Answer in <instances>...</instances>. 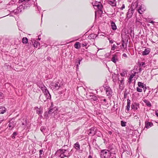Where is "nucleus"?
<instances>
[{
    "mask_svg": "<svg viewBox=\"0 0 158 158\" xmlns=\"http://www.w3.org/2000/svg\"><path fill=\"white\" fill-rule=\"evenodd\" d=\"M55 155L58 157L63 158L65 157H69L70 156V154L69 152L68 149H60L57 150Z\"/></svg>",
    "mask_w": 158,
    "mask_h": 158,
    "instance_id": "f257e3e1",
    "label": "nucleus"
},
{
    "mask_svg": "<svg viewBox=\"0 0 158 158\" xmlns=\"http://www.w3.org/2000/svg\"><path fill=\"white\" fill-rule=\"evenodd\" d=\"M61 82L58 81L56 82L51 83L50 84L51 88L54 91L57 90L60 88L61 87Z\"/></svg>",
    "mask_w": 158,
    "mask_h": 158,
    "instance_id": "f03ea898",
    "label": "nucleus"
},
{
    "mask_svg": "<svg viewBox=\"0 0 158 158\" xmlns=\"http://www.w3.org/2000/svg\"><path fill=\"white\" fill-rule=\"evenodd\" d=\"M106 96L110 98L112 96L113 91L111 89L108 85H106L103 86Z\"/></svg>",
    "mask_w": 158,
    "mask_h": 158,
    "instance_id": "7ed1b4c3",
    "label": "nucleus"
},
{
    "mask_svg": "<svg viewBox=\"0 0 158 158\" xmlns=\"http://www.w3.org/2000/svg\"><path fill=\"white\" fill-rule=\"evenodd\" d=\"M110 151L107 150H103L100 152L101 158H110L109 156Z\"/></svg>",
    "mask_w": 158,
    "mask_h": 158,
    "instance_id": "20e7f679",
    "label": "nucleus"
},
{
    "mask_svg": "<svg viewBox=\"0 0 158 158\" xmlns=\"http://www.w3.org/2000/svg\"><path fill=\"white\" fill-rule=\"evenodd\" d=\"M51 98L50 94L41 95L39 97V99L42 102H45L48 99H50Z\"/></svg>",
    "mask_w": 158,
    "mask_h": 158,
    "instance_id": "39448f33",
    "label": "nucleus"
},
{
    "mask_svg": "<svg viewBox=\"0 0 158 158\" xmlns=\"http://www.w3.org/2000/svg\"><path fill=\"white\" fill-rule=\"evenodd\" d=\"M99 98V100H98V101L102 103V104L103 105V108H106L107 107V105H108V103L106 99L103 97H101Z\"/></svg>",
    "mask_w": 158,
    "mask_h": 158,
    "instance_id": "423d86ee",
    "label": "nucleus"
},
{
    "mask_svg": "<svg viewBox=\"0 0 158 158\" xmlns=\"http://www.w3.org/2000/svg\"><path fill=\"white\" fill-rule=\"evenodd\" d=\"M121 53L118 52L115 53L113 55L112 57L111 60L114 63H116L117 61H118V57L120 56Z\"/></svg>",
    "mask_w": 158,
    "mask_h": 158,
    "instance_id": "0eeeda50",
    "label": "nucleus"
},
{
    "mask_svg": "<svg viewBox=\"0 0 158 158\" xmlns=\"http://www.w3.org/2000/svg\"><path fill=\"white\" fill-rule=\"evenodd\" d=\"M16 122L15 119H12L9 121V129L10 130H12L14 127L15 125Z\"/></svg>",
    "mask_w": 158,
    "mask_h": 158,
    "instance_id": "6e6552de",
    "label": "nucleus"
},
{
    "mask_svg": "<svg viewBox=\"0 0 158 158\" xmlns=\"http://www.w3.org/2000/svg\"><path fill=\"white\" fill-rule=\"evenodd\" d=\"M117 152V150H114V151H110L109 156L110 158H116V154Z\"/></svg>",
    "mask_w": 158,
    "mask_h": 158,
    "instance_id": "1a4fd4ad",
    "label": "nucleus"
},
{
    "mask_svg": "<svg viewBox=\"0 0 158 158\" xmlns=\"http://www.w3.org/2000/svg\"><path fill=\"white\" fill-rule=\"evenodd\" d=\"M134 12V9H129L128 10L127 14V17L128 19L130 18L132 16Z\"/></svg>",
    "mask_w": 158,
    "mask_h": 158,
    "instance_id": "9d476101",
    "label": "nucleus"
},
{
    "mask_svg": "<svg viewBox=\"0 0 158 158\" xmlns=\"http://www.w3.org/2000/svg\"><path fill=\"white\" fill-rule=\"evenodd\" d=\"M22 8V6H19V7H18L17 9L16 10H15L13 11V13L15 14H18L19 12H21L22 11L21 8Z\"/></svg>",
    "mask_w": 158,
    "mask_h": 158,
    "instance_id": "9b49d317",
    "label": "nucleus"
},
{
    "mask_svg": "<svg viewBox=\"0 0 158 158\" xmlns=\"http://www.w3.org/2000/svg\"><path fill=\"white\" fill-rule=\"evenodd\" d=\"M21 124L22 125V127L23 129H24L25 128H26L27 126V120L26 119H22Z\"/></svg>",
    "mask_w": 158,
    "mask_h": 158,
    "instance_id": "f8f14e48",
    "label": "nucleus"
},
{
    "mask_svg": "<svg viewBox=\"0 0 158 158\" xmlns=\"http://www.w3.org/2000/svg\"><path fill=\"white\" fill-rule=\"evenodd\" d=\"M82 58H78L77 60H76L75 64L76 66L77 69H78L79 65L80 64V62L82 61Z\"/></svg>",
    "mask_w": 158,
    "mask_h": 158,
    "instance_id": "ddd939ff",
    "label": "nucleus"
},
{
    "mask_svg": "<svg viewBox=\"0 0 158 158\" xmlns=\"http://www.w3.org/2000/svg\"><path fill=\"white\" fill-rule=\"evenodd\" d=\"M96 129L93 127L91 128L89 131V135H93L96 134Z\"/></svg>",
    "mask_w": 158,
    "mask_h": 158,
    "instance_id": "4468645a",
    "label": "nucleus"
},
{
    "mask_svg": "<svg viewBox=\"0 0 158 158\" xmlns=\"http://www.w3.org/2000/svg\"><path fill=\"white\" fill-rule=\"evenodd\" d=\"M29 1L30 0H19V3L23 2L26 7H28L30 6Z\"/></svg>",
    "mask_w": 158,
    "mask_h": 158,
    "instance_id": "2eb2a0df",
    "label": "nucleus"
},
{
    "mask_svg": "<svg viewBox=\"0 0 158 158\" xmlns=\"http://www.w3.org/2000/svg\"><path fill=\"white\" fill-rule=\"evenodd\" d=\"M139 103H134L131 106V108L134 110L135 111L137 110L139 107Z\"/></svg>",
    "mask_w": 158,
    "mask_h": 158,
    "instance_id": "dca6fc26",
    "label": "nucleus"
},
{
    "mask_svg": "<svg viewBox=\"0 0 158 158\" xmlns=\"http://www.w3.org/2000/svg\"><path fill=\"white\" fill-rule=\"evenodd\" d=\"M116 0H108V3L112 6H115L116 5Z\"/></svg>",
    "mask_w": 158,
    "mask_h": 158,
    "instance_id": "f3484780",
    "label": "nucleus"
},
{
    "mask_svg": "<svg viewBox=\"0 0 158 158\" xmlns=\"http://www.w3.org/2000/svg\"><path fill=\"white\" fill-rule=\"evenodd\" d=\"M153 126V124L152 123L148 121H146L145 122V127L146 128L148 129Z\"/></svg>",
    "mask_w": 158,
    "mask_h": 158,
    "instance_id": "a211bd4d",
    "label": "nucleus"
},
{
    "mask_svg": "<svg viewBox=\"0 0 158 158\" xmlns=\"http://www.w3.org/2000/svg\"><path fill=\"white\" fill-rule=\"evenodd\" d=\"M122 46L124 49H125L127 48V44L128 42V40L124 41L123 40H122Z\"/></svg>",
    "mask_w": 158,
    "mask_h": 158,
    "instance_id": "6ab92c4d",
    "label": "nucleus"
},
{
    "mask_svg": "<svg viewBox=\"0 0 158 158\" xmlns=\"http://www.w3.org/2000/svg\"><path fill=\"white\" fill-rule=\"evenodd\" d=\"M41 89L43 92L44 94H50L49 91L48 90L47 88L45 86L43 87H41Z\"/></svg>",
    "mask_w": 158,
    "mask_h": 158,
    "instance_id": "aec40b11",
    "label": "nucleus"
},
{
    "mask_svg": "<svg viewBox=\"0 0 158 158\" xmlns=\"http://www.w3.org/2000/svg\"><path fill=\"white\" fill-rule=\"evenodd\" d=\"M150 52V50L149 48H147L145 49L144 51L142 52V54L143 56L148 55Z\"/></svg>",
    "mask_w": 158,
    "mask_h": 158,
    "instance_id": "412c9836",
    "label": "nucleus"
},
{
    "mask_svg": "<svg viewBox=\"0 0 158 158\" xmlns=\"http://www.w3.org/2000/svg\"><path fill=\"white\" fill-rule=\"evenodd\" d=\"M35 110L36 111V113L40 114L42 113V109L40 107L39 108L38 107H36L35 108Z\"/></svg>",
    "mask_w": 158,
    "mask_h": 158,
    "instance_id": "4be33fe9",
    "label": "nucleus"
},
{
    "mask_svg": "<svg viewBox=\"0 0 158 158\" xmlns=\"http://www.w3.org/2000/svg\"><path fill=\"white\" fill-rule=\"evenodd\" d=\"M140 19H136L135 23L136 26L140 27L142 25V23L140 22Z\"/></svg>",
    "mask_w": 158,
    "mask_h": 158,
    "instance_id": "5701e85b",
    "label": "nucleus"
},
{
    "mask_svg": "<svg viewBox=\"0 0 158 158\" xmlns=\"http://www.w3.org/2000/svg\"><path fill=\"white\" fill-rule=\"evenodd\" d=\"M131 101L129 99L127 100V105L126 107V110L128 111L130 109Z\"/></svg>",
    "mask_w": 158,
    "mask_h": 158,
    "instance_id": "b1692460",
    "label": "nucleus"
},
{
    "mask_svg": "<svg viewBox=\"0 0 158 158\" xmlns=\"http://www.w3.org/2000/svg\"><path fill=\"white\" fill-rule=\"evenodd\" d=\"M74 147L77 150H78L80 149V145L78 142L74 144Z\"/></svg>",
    "mask_w": 158,
    "mask_h": 158,
    "instance_id": "393cba45",
    "label": "nucleus"
},
{
    "mask_svg": "<svg viewBox=\"0 0 158 158\" xmlns=\"http://www.w3.org/2000/svg\"><path fill=\"white\" fill-rule=\"evenodd\" d=\"M143 102L145 103L146 106L149 107L151 106L152 105L150 102L146 99H144L143 100Z\"/></svg>",
    "mask_w": 158,
    "mask_h": 158,
    "instance_id": "a878e982",
    "label": "nucleus"
},
{
    "mask_svg": "<svg viewBox=\"0 0 158 158\" xmlns=\"http://www.w3.org/2000/svg\"><path fill=\"white\" fill-rule=\"evenodd\" d=\"M111 28L113 30H115L117 29V27L114 22L112 21L111 22Z\"/></svg>",
    "mask_w": 158,
    "mask_h": 158,
    "instance_id": "bb28decb",
    "label": "nucleus"
},
{
    "mask_svg": "<svg viewBox=\"0 0 158 158\" xmlns=\"http://www.w3.org/2000/svg\"><path fill=\"white\" fill-rule=\"evenodd\" d=\"M95 34H91L88 37V38L89 40L94 39L96 37Z\"/></svg>",
    "mask_w": 158,
    "mask_h": 158,
    "instance_id": "cd10ccee",
    "label": "nucleus"
},
{
    "mask_svg": "<svg viewBox=\"0 0 158 158\" xmlns=\"http://www.w3.org/2000/svg\"><path fill=\"white\" fill-rule=\"evenodd\" d=\"M138 85L139 87L142 88H144V87H145L146 85L145 84H144L143 83L140 82H138Z\"/></svg>",
    "mask_w": 158,
    "mask_h": 158,
    "instance_id": "c85d7f7f",
    "label": "nucleus"
},
{
    "mask_svg": "<svg viewBox=\"0 0 158 158\" xmlns=\"http://www.w3.org/2000/svg\"><path fill=\"white\" fill-rule=\"evenodd\" d=\"M144 10H145L143 9V8H142V6H140L139 7V8L138 10V12L140 14H142Z\"/></svg>",
    "mask_w": 158,
    "mask_h": 158,
    "instance_id": "c756f323",
    "label": "nucleus"
},
{
    "mask_svg": "<svg viewBox=\"0 0 158 158\" xmlns=\"http://www.w3.org/2000/svg\"><path fill=\"white\" fill-rule=\"evenodd\" d=\"M6 111V108L2 106L0 107V114H3Z\"/></svg>",
    "mask_w": 158,
    "mask_h": 158,
    "instance_id": "7c9ffc66",
    "label": "nucleus"
},
{
    "mask_svg": "<svg viewBox=\"0 0 158 158\" xmlns=\"http://www.w3.org/2000/svg\"><path fill=\"white\" fill-rule=\"evenodd\" d=\"M74 47L77 49H79L81 48L80 44L79 42H76L74 45Z\"/></svg>",
    "mask_w": 158,
    "mask_h": 158,
    "instance_id": "2f4dec72",
    "label": "nucleus"
},
{
    "mask_svg": "<svg viewBox=\"0 0 158 158\" xmlns=\"http://www.w3.org/2000/svg\"><path fill=\"white\" fill-rule=\"evenodd\" d=\"M22 42L24 44H26L28 42V40L27 37H23L22 40Z\"/></svg>",
    "mask_w": 158,
    "mask_h": 158,
    "instance_id": "473e14b6",
    "label": "nucleus"
},
{
    "mask_svg": "<svg viewBox=\"0 0 158 158\" xmlns=\"http://www.w3.org/2000/svg\"><path fill=\"white\" fill-rule=\"evenodd\" d=\"M33 45L35 48H37L38 47H40V44L39 42L35 41Z\"/></svg>",
    "mask_w": 158,
    "mask_h": 158,
    "instance_id": "72a5a7b5",
    "label": "nucleus"
},
{
    "mask_svg": "<svg viewBox=\"0 0 158 158\" xmlns=\"http://www.w3.org/2000/svg\"><path fill=\"white\" fill-rule=\"evenodd\" d=\"M90 99H91V101H95L98 100L97 97L95 96L92 95H90Z\"/></svg>",
    "mask_w": 158,
    "mask_h": 158,
    "instance_id": "f704fd0d",
    "label": "nucleus"
},
{
    "mask_svg": "<svg viewBox=\"0 0 158 158\" xmlns=\"http://www.w3.org/2000/svg\"><path fill=\"white\" fill-rule=\"evenodd\" d=\"M98 8V10H99V11L101 12H102V5L101 4H98V5H97V7Z\"/></svg>",
    "mask_w": 158,
    "mask_h": 158,
    "instance_id": "c9c22d12",
    "label": "nucleus"
},
{
    "mask_svg": "<svg viewBox=\"0 0 158 158\" xmlns=\"http://www.w3.org/2000/svg\"><path fill=\"white\" fill-rule=\"evenodd\" d=\"M37 85L39 86V87L41 89V87H43L44 85L43 84V82L41 81H39L37 83Z\"/></svg>",
    "mask_w": 158,
    "mask_h": 158,
    "instance_id": "e433bc0d",
    "label": "nucleus"
},
{
    "mask_svg": "<svg viewBox=\"0 0 158 158\" xmlns=\"http://www.w3.org/2000/svg\"><path fill=\"white\" fill-rule=\"evenodd\" d=\"M127 74V71L125 69L123 70L122 72L121 73L122 76L124 77Z\"/></svg>",
    "mask_w": 158,
    "mask_h": 158,
    "instance_id": "4c0bfd02",
    "label": "nucleus"
},
{
    "mask_svg": "<svg viewBox=\"0 0 158 158\" xmlns=\"http://www.w3.org/2000/svg\"><path fill=\"white\" fill-rule=\"evenodd\" d=\"M135 75L133 74H131L129 77V80L128 81V82L129 83H131V82L132 79L134 76Z\"/></svg>",
    "mask_w": 158,
    "mask_h": 158,
    "instance_id": "58836bf2",
    "label": "nucleus"
},
{
    "mask_svg": "<svg viewBox=\"0 0 158 158\" xmlns=\"http://www.w3.org/2000/svg\"><path fill=\"white\" fill-rule=\"evenodd\" d=\"M118 48V47L116 46L115 44H113L111 47V50H114Z\"/></svg>",
    "mask_w": 158,
    "mask_h": 158,
    "instance_id": "ea45409f",
    "label": "nucleus"
},
{
    "mask_svg": "<svg viewBox=\"0 0 158 158\" xmlns=\"http://www.w3.org/2000/svg\"><path fill=\"white\" fill-rule=\"evenodd\" d=\"M126 122L122 120L121 121V124L122 127H125L126 125Z\"/></svg>",
    "mask_w": 158,
    "mask_h": 158,
    "instance_id": "a19ab883",
    "label": "nucleus"
},
{
    "mask_svg": "<svg viewBox=\"0 0 158 158\" xmlns=\"http://www.w3.org/2000/svg\"><path fill=\"white\" fill-rule=\"evenodd\" d=\"M116 107L115 106V105H114V106H113V107H112V110H118V107H118V106H117L118 104H116Z\"/></svg>",
    "mask_w": 158,
    "mask_h": 158,
    "instance_id": "79ce46f5",
    "label": "nucleus"
},
{
    "mask_svg": "<svg viewBox=\"0 0 158 158\" xmlns=\"http://www.w3.org/2000/svg\"><path fill=\"white\" fill-rule=\"evenodd\" d=\"M136 90L138 92H142L143 90L139 87H137L136 89Z\"/></svg>",
    "mask_w": 158,
    "mask_h": 158,
    "instance_id": "37998d69",
    "label": "nucleus"
},
{
    "mask_svg": "<svg viewBox=\"0 0 158 158\" xmlns=\"http://www.w3.org/2000/svg\"><path fill=\"white\" fill-rule=\"evenodd\" d=\"M17 135V133L16 132H14L11 136V137L12 139H15V136L16 135Z\"/></svg>",
    "mask_w": 158,
    "mask_h": 158,
    "instance_id": "c03bdc74",
    "label": "nucleus"
},
{
    "mask_svg": "<svg viewBox=\"0 0 158 158\" xmlns=\"http://www.w3.org/2000/svg\"><path fill=\"white\" fill-rule=\"evenodd\" d=\"M54 112V110L53 109H50L48 112V113L49 114H51Z\"/></svg>",
    "mask_w": 158,
    "mask_h": 158,
    "instance_id": "a18cd8bd",
    "label": "nucleus"
},
{
    "mask_svg": "<svg viewBox=\"0 0 158 158\" xmlns=\"http://www.w3.org/2000/svg\"><path fill=\"white\" fill-rule=\"evenodd\" d=\"M35 5L36 7V8L38 9V10L40 11V10L41 9V8L37 5V3H36Z\"/></svg>",
    "mask_w": 158,
    "mask_h": 158,
    "instance_id": "49530a36",
    "label": "nucleus"
},
{
    "mask_svg": "<svg viewBox=\"0 0 158 158\" xmlns=\"http://www.w3.org/2000/svg\"><path fill=\"white\" fill-rule=\"evenodd\" d=\"M120 83H121V84L119 85V87L120 88L122 87V88L123 89V80H121L120 81Z\"/></svg>",
    "mask_w": 158,
    "mask_h": 158,
    "instance_id": "de8ad7c7",
    "label": "nucleus"
},
{
    "mask_svg": "<svg viewBox=\"0 0 158 158\" xmlns=\"http://www.w3.org/2000/svg\"><path fill=\"white\" fill-rule=\"evenodd\" d=\"M45 129L44 128V127H41L40 128V130L41 131L43 132H44L45 131Z\"/></svg>",
    "mask_w": 158,
    "mask_h": 158,
    "instance_id": "09e8293b",
    "label": "nucleus"
},
{
    "mask_svg": "<svg viewBox=\"0 0 158 158\" xmlns=\"http://www.w3.org/2000/svg\"><path fill=\"white\" fill-rule=\"evenodd\" d=\"M4 97L3 94L1 92H0V99H2Z\"/></svg>",
    "mask_w": 158,
    "mask_h": 158,
    "instance_id": "8fccbe9b",
    "label": "nucleus"
},
{
    "mask_svg": "<svg viewBox=\"0 0 158 158\" xmlns=\"http://www.w3.org/2000/svg\"><path fill=\"white\" fill-rule=\"evenodd\" d=\"M43 150L42 149V150H40V154H39V155H40V157H41V155L43 152Z\"/></svg>",
    "mask_w": 158,
    "mask_h": 158,
    "instance_id": "3c124183",
    "label": "nucleus"
},
{
    "mask_svg": "<svg viewBox=\"0 0 158 158\" xmlns=\"http://www.w3.org/2000/svg\"><path fill=\"white\" fill-rule=\"evenodd\" d=\"M101 3L99 2H96L94 5H93L94 6H96L97 7V5L98 4H99Z\"/></svg>",
    "mask_w": 158,
    "mask_h": 158,
    "instance_id": "603ef678",
    "label": "nucleus"
},
{
    "mask_svg": "<svg viewBox=\"0 0 158 158\" xmlns=\"http://www.w3.org/2000/svg\"><path fill=\"white\" fill-rule=\"evenodd\" d=\"M144 65H145V63L143 62H141L140 64V66L142 67Z\"/></svg>",
    "mask_w": 158,
    "mask_h": 158,
    "instance_id": "864d4df0",
    "label": "nucleus"
},
{
    "mask_svg": "<svg viewBox=\"0 0 158 158\" xmlns=\"http://www.w3.org/2000/svg\"><path fill=\"white\" fill-rule=\"evenodd\" d=\"M108 39L109 40V42L110 44L113 43L114 41L112 40H110L109 38H108Z\"/></svg>",
    "mask_w": 158,
    "mask_h": 158,
    "instance_id": "5fc2aeb1",
    "label": "nucleus"
},
{
    "mask_svg": "<svg viewBox=\"0 0 158 158\" xmlns=\"http://www.w3.org/2000/svg\"><path fill=\"white\" fill-rule=\"evenodd\" d=\"M82 47H84L85 46H86L87 45V44L86 43L85 44H82Z\"/></svg>",
    "mask_w": 158,
    "mask_h": 158,
    "instance_id": "6e6d98bb",
    "label": "nucleus"
},
{
    "mask_svg": "<svg viewBox=\"0 0 158 158\" xmlns=\"http://www.w3.org/2000/svg\"><path fill=\"white\" fill-rule=\"evenodd\" d=\"M148 22L150 23H152L153 24L154 23H155V22L153 21L152 20L149 21Z\"/></svg>",
    "mask_w": 158,
    "mask_h": 158,
    "instance_id": "4d7b16f0",
    "label": "nucleus"
},
{
    "mask_svg": "<svg viewBox=\"0 0 158 158\" xmlns=\"http://www.w3.org/2000/svg\"><path fill=\"white\" fill-rule=\"evenodd\" d=\"M123 56L124 57H125L126 58L127 57V56L125 53H123Z\"/></svg>",
    "mask_w": 158,
    "mask_h": 158,
    "instance_id": "13d9d810",
    "label": "nucleus"
},
{
    "mask_svg": "<svg viewBox=\"0 0 158 158\" xmlns=\"http://www.w3.org/2000/svg\"><path fill=\"white\" fill-rule=\"evenodd\" d=\"M125 8V5L124 4H123L121 8V10H123V9L124 8Z\"/></svg>",
    "mask_w": 158,
    "mask_h": 158,
    "instance_id": "bf43d9fd",
    "label": "nucleus"
},
{
    "mask_svg": "<svg viewBox=\"0 0 158 158\" xmlns=\"http://www.w3.org/2000/svg\"><path fill=\"white\" fill-rule=\"evenodd\" d=\"M143 88V89L144 92H145L146 90V89H147V88L146 87V85H145V87H144V88Z\"/></svg>",
    "mask_w": 158,
    "mask_h": 158,
    "instance_id": "052dcab7",
    "label": "nucleus"
},
{
    "mask_svg": "<svg viewBox=\"0 0 158 158\" xmlns=\"http://www.w3.org/2000/svg\"><path fill=\"white\" fill-rule=\"evenodd\" d=\"M156 114L158 117V110L156 112Z\"/></svg>",
    "mask_w": 158,
    "mask_h": 158,
    "instance_id": "680f3d73",
    "label": "nucleus"
},
{
    "mask_svg": "<svg viewBox=\"0 0 158 158\" xmlns=\"http://www.w3.org/2000/svg\"><path fill=\"white\" fill-rule=\"evenodd\" d=\"M138 118H139L137 116V115H135V116H134V118L135 119H137Z\"/></svg>",
    "mask_w": 158,
    "mask_h": 158,
    "instance_id": "e2e57ef3",
    "label": "nucleus"
},
{
    "mask_svg": "<svg viewBox=\"0 0 158 158\" xmlns=\"http://www.w3.org/2000/svg\"><path fill=\"white\" fill-rule=\"evenodd\" d=\"M51 58V57H47V60H50Z\"/></svg>",
    "mask_w": 158,
    "mask_h": 158,
    "instance_id": "0e129e2a",
    "label": "nucleus"
},
{
    "mask_svg": "<svg viewBox=\"0 0 158 158\" xmlns=\"http://www.w3.org/2000/svg\"><path fill=\"white\" fill-rule=\"evenodd\" d=\"M108 133L109 134L111 135L112 134V132L111 131H109Z\"/></svg>",
    "mask_w": 158,
    "mask_h": 158,
    "instance_id": "69168bd1",
    "label": "nucleus"
},
{
    "mask_svg": "<svg viewBox=\"0 0 158 158\" xmlns=\"http://www.w3.org/2000/svg\"><path fill=\"white\" fill-rule=\"evenodd\" d=\"M88 158H92V157L90 155L89 156Z\"/></svg>",
    "mask_w": 158,
    "mask_h": 158,
    "instance_id": "338daca9",
    "label": "nucleus"
},
{
    "mask_svg": "<svg viewBox=\"0 0 158 158\" xmlns=\"http://www.w3.org/2000/svg\"><path fill=\"white\" fill-rule=\"evenodd\" d=\"M126 94L125 93L124 94V98H126Z\"/></svg>",
    "mask_w": 158,
    "mask_h": 158,
    "instance_id": "774afa93",
    "label": "nucleus"
}]
</instances>
